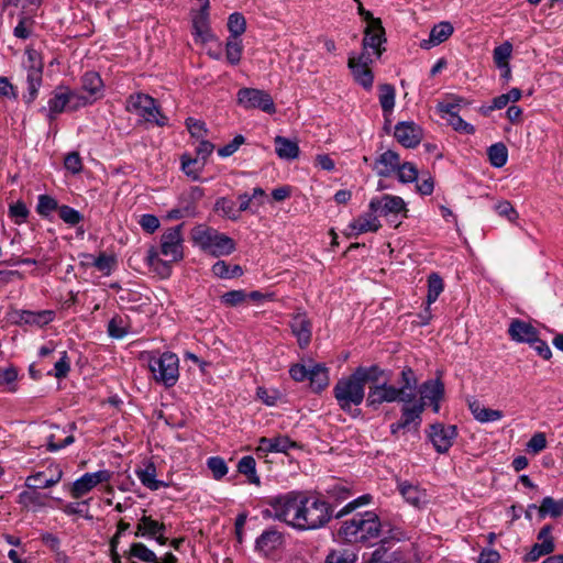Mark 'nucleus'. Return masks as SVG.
<instances>
[{
    "label": "nucleus",
    "instance_id": "obj_19",
    "mask_svg": "<svg viewBox=\"0 0 563 563\" xmlns=\"http://www.w3.org/2000/svg\"><path fill=\"white\" fill-rule=\"evenodd\" d=\"M538 334L537 328L521 319H512L508 327V335L517 343H533Z\"/></svg>",
    "mask_w": 563,
    "mask_h": 563
},
{
    "label": "nucleus",
    "instance_id": "obj_12",
    "mask_svg": "<svg viewBox=\"0 0 563 563\" xmlns=\"http://www.w3.org/2000/svg\"><path fill=\"white\" fill-rule=\"evenodd\" d=\"M400 391L385 379L382 384L369 385L366 396V406L373 410L379 409L385 402H402Z\"/></svg>",
    "mask_w": 563,
    "mask_h": 563
},
{
    "label": "nucleus",
    "instance_id": "obj_57",
    "mask_svg": "<svg viewBox=\"0 0 563 563\" xmlns=\"http://www.w3.org/2000/svg\"><path fill=\"white\" fill-rule=\"evenodd\" d=\"M397 177L400 183H413L418 178V169L413 163L405 162L398 167Z\"/></svg>",
    "mask_w": 563,
    "mask_h": 563
},
{
    "label": "nucleus",
    "instance_id": "obj_16",
    "mask_svg": "<svg viewBox=\"0 0 563 563\" xmlns=\"http://www.w3.org/2000/svg\"><path fill=\"white\" fill-rule=\"evenodd\" d=\"M289 327L291 333L296 336L300 349H305L309 345L312 336V324L306 312L295 313L290 321Z\"/></svg>",
    "mask_w": 563,
    "mask_h": 563
},
{
    "label": "nucleus",
    "instance_id": "obj_51",
    "mask_svg": "<svg viewBox=\"0 0 563 563\" xmlns=\"http://www.w3.org/2000/svg\"><path fill=\"white\" fill-rule=\"evenodd\" d=\"M229 37L240 38L246 30V20L243 14L234 12L228 19Z\"/></svg>",
    "mask_w": 563,
    "mask_h": 563
},
{
    "label": "nucleus",
    "instance_id": "obj_48",
    "mask_svg": "<svg viewBox=\"0 0 563 563\" xmlns=\"http://www.w3.org/2000/svg\"><path fill=\"white\" fill-rule=\"evenodd\" d=\"M243 45L241 38L228 37L225 43V57L231 65H238L241 62Z\"/></svg>",
    "mask_w": 563,
    "mask_h": 563
},
{
    "label": "nucleus",
    "instance_id": "obj_14",
    "mask_svg": "<svg viewBox=\"0 0 563 563\" xmlns=\"http://www.w3.org/2000/svg\"><path fill=\"white\" fill-rule=\"evenodd\" d=\"M428 437L435 451L443 454L453 445L454 439L457 437V429L453 424L433 423L430 426Z\"/></svg>",
    "mask_w": 563,
    "mask_h": 563
},
{
    "label": "nucleus",
    "instance_id": "obj_36",
    "mask_svg": "<svg viewBox=\"0 0 563 563\" xmlns=\"http://www.w3.org/2000/svg\"><path fill=\"white\" fill-rule=\"evenodd\" d=\"M308 379L312 390L320 393L329 385V371L323 364H314L310 367Z\"/></svg>",
    "mask_w": 563,
    "mask_h": 563
},
{
    "label": "nucleus",
    "instance_id": "obj_33",
    "mask_svg": "<svg viewBox=\"0 0 563 563\" xmlns=\"http://www.w3.org/2000/svg\"><path fill=\"white\" fill-rule=\"evenodd\" d=\"M353 374L365 387L367 383H371V385L380 384L379 380L385 375V371L374 364L371 366H358Z\"/></svg>",
    "mask_w": 563,
    "mask_h": 563
},
{
    "label": "nucleus",
    "instance_id": "obj_8",
    "mask_svg": "<svg viewBox=\"0 0 563 563\" xmlns=\"http://www.w3.org/2000/svg\"><path fill=\"white\" fill-rule=\"evenodd\" d=\"M368 209L378 217H385L390 224L398 227L400 221L398 218H407L408 209L404 199L399 196L383 195L382 197L372 198Z\"/></svg>",
    "mask_w": 563,
    "mask_h": 563
},
{
    "label": "nucleus",
    "instance_id": "obj_60",
    "mask_svg": "<svg viewBox=\"0 0 563 563\" xmlns=\"http://www.w3.org/2000/svg\"><path fill=\"white\" fill-rule=\"evenodd\" d=\"M247 299V292L243 289L230 290L221 296V302L227 307H236Z\"/></svg>",
    "mask_w": 563,
    "mask_h": 563
},
{
    "label": "nucleus",
    "instance_id": "obj_5",
    "mask_svg": "<svg viewBox=\"0 0 563 563\" xmlns=\"http://www.w3.org/2000/svg\"><path fill=\"white\" fill-rule=\"evenodd\" d=\"M333 506L319 497L307 495L297 530H316L323 528L333 518Z\"/></svg>",
    "mask_w": 563,
    "mask_h": 563
},
{
    "label": "nucleus",
    "instance_id": "obj_17",
    "mask_svg": "<svg viewBox=\"0 0 563 563\" xmlns=\"http://www.w3.org/2000/svg\"><path fill=\"white\" fill-rule=\"evenodd\" d=\"M364 33L365 35L362 42L363 48H372L375 55L380 57L385 51L382 45L386 42L385 30L382 25L380 19H377V21H373V24L367 25Z\"/></svg>",
    "mask_w": 563,
    "mask_h": 563
},
{
    "label": "nucleus",
    "instance_id": "obj_37",
    "mask_svg": "<svg viewBox=\"0 0 563 563\" xmlns=\"http://www.w3.org/2000/svg\"><path fill=\"white\" fill-rule=\"evenodd\" d=\"M420 394L421 399L419 401L441 400L444 396V384L440 379L426 380L420 386Z\"/></svg>",
    "mask_w": 563,
    "mask_h": 563
},
{
    "label": "nucleus",
    "instance_id": "obj_31",
    "mask_svg": "<svg viewBox=\"0 0 563 563\" xmlns=\"http://www.w3.org/2000/svg\"><path fill=\"white\" fill-rule=\"evenodd\" d=\"M387 543L388 541L383 539L366 563H405L402 554L399 551H391Z\"/></svg>",
    "mask_w": 563,
    "mask_h": 563
},
{
    "label": "nucleus",
    "instance_id": "obj_26",
    "mask_svg": "<svg viewBox=\"0 0 563 563\" xmlns=\"http://www.w3.org/2000/svg\"><path fill=\"white\" fill-rule=\"evenodd\" d=\"M400 164L401 163L398 153L388 150L377 157L374 164V169L376 170L377 175L388 177L397 172Z\"/></svg>",
    "mask_w": 563,
    "mask_h": 563
},
{
    "label": "nucleus",
    "instance_id": "obj_61",
    "mask_svg": "<svg viewBox=\"0 0 563 563\" xmlns=\"http://www.w3.org/2000/svg\"><path fill=\"white\" fill-rule=\"evenodd\" d=\"M96 101V98L91 97L89 93L84 95L78 91L69 89V110H77L79 108L91 104Z\"/></svg>",
    "mask_w": 563,
    "mask_h": 563
},
{
    "label": "nucleus",
    "instance_id": "obj_27",
    "mask_svg": "<svg viewBox=\"0 0 563 563\" xmlns=\"http://www.w3.org/2000/svg\"><path fill=\"white\" fill-rule=\"evenodd\" d=\"M347 67L350 68L353 79L356 84L362 86L365 90H371L374 82V74L369 66L365 64H357L354 56L351 55L347 59Z\"/></svg>",
    "mask_w": 563,
    "mask_h": 563
},
{
    "label": "nucleus",
    "instance_id": "obj_64",
    "mask_svg": "<svg viewBox=\"0 0 563 563\" xmlns=\"http://www.w3.org/2000/svg\"><path fill=\"white\" fill-rule=\"evenodd\" d=\"M371 500H372L371 495H368V494L362 495V496L357 497L356 499L347 503L341 510H339L335 514V518H338V519L343 518L344 516L354 511L356 508L369 504Z\"/></svg>",
    "mask_w": 563,
    "mask_h": 563
},
{
    "label": "nucleus",
    "instance_id": "obj_32",
    "mask_svg": "<svg viewBox=\"0 0 563 563\" xmlns=\"http://www.w3.org/2000/svg\"><path fill=\"white\" fill-rule=\"evenodd\" d=\"M468 408L473 417L481 423L498 421L504 417L501 410L486 408L476 399L468 401Z\"/></svg>",
    "mask_w": 563,
    "mask_h": 563
},
{
    "label": "nucleus",
    "instance_id": "obj_53",
    "mask_svg": "<svg viewBox=\"0 0 563 563\" xmlns=\"http://www.w3.org/2000/svg\"><path fill=\"white\" fill-rule=\"evenodd\" d=\"M129 333L125 320L120 316H114L108 322V334L109 336L120 340Z\"/></svg>",
    "mask_w": 563,
    "mask_h": 563
},
{
    "label": "nucleus",
    "instance_id": "obj_46",
    "mask_svg": "<svg viewBox=\"0 0 563 563\" xmlns=\"http://www.w3.org/2000/svg\"><path fill=\"white\" fill-rule=\"evenodd\" d=\"M129 559L135 558L146 563H156V554L141 542L131 544L129 552L126 553Z\"/></svg>",
    "mask_w": 563,
    "mask_h": 563
},
{
    "label": "nucleus",
    "instance_id": "obj_18",
    "mask_svg": "<svg viewBox=\"0 0 563 563\" xmlns=\"http://www.w3.org/2000/svg\"><path fill=\"white\" fill-rule=\"evenodd\" d=\"M48 108H42L41 111L46 113L47 119L52 122L58 114L69 109V88L66 86H58L53 91L52 97L47 102Z\"/></svg>",
    "mask_w": 563,
    "mask_h": 563
},
{
    "label": "nucleus",
    "instance_id": "obj_47",
    "mask_svg": "<svg viewBox=\"0 0 563 563\" xmlns=\"http://www.w3.org/2000/svg\"><path fill=\"white\" fill-rule=\"evenodd\" d=\"M256 462L253 456H243L238 463V471L247 476L251 484L260 485V477L256 474Z\"/></svg>",
    "mask_w": 563,
    "mask_h": 563
},
{
    "label": "nucleus",
    "instance_id": "obj_41",
    "mask_svg": "<svg viewBox=\"0 0 563 563\" xmlns=\"http://www.w3.org/2000/svg\"><path fill=\"white\" fill-rule=\"evenodd\" d=\"M81 87L85 92L89 93L97 100L101 96L103 82L98 73L87 71L81 78Z\"/></svg>",
    "mask_w": 563,
    "mask_h": 563
},
{
    "label": "nucleus",
    "instance_id": "obj_7",
    "mask_svg": "<svg viewBox=\"0 0 563 563\" xmlns=\"http://www.w3.org/2000/svg\"><path fill=\"white\" fill-rule=\"evenodd\" d=\"M148 367L157 383L166 387L176 385L179 377V358L175 353L165 352L158 357H152Z\"/></svg>",
    "mask_w": 563,
    "mask_h": 563
},
{
    "label": "nucleus",
    "instance_id": "obj_21",
    "mask_svg": "<svg viewBox=\"0 0 563 563\" xmlns=\"http://www.w3.org/2000/svg\"><path fill=\"white\" fill-rule=\"evenodd\" d=\"M426 402L417 401L413 405H407V402L401 408V417L400 421L407 428L408 431L413 430L415 432L419 431V428L422 422V413L426 409Z\"/></svg>",
    "mask_w": 563,
    "mask_h": 563
},
{
    "label": "nucleus",
    "instance_id": "obj_22",
    "mask_svg": "<svg viewBox=\"0 0 563 563\" xmlns=\"http://www.w3.org/2000/svg\"><path fill=\"white\" fill-rule=\"evenodd\" d=\"M284 543V536L276 529H267L255 541V549L265 556L272 554Z\"/></svg>",
    "mask_w": 563,
    "mask_h": 563
},
{
    "label": "nucleus",
    "instance_id": "obj_49",
    "mask_svg": "<svg viewBox=\"0 0 563 563\" xmlns=\"http://www.w3.org/2000/svg\"><path fill=\"white\" fill-rule=\"evenodd\" d=\"M444 289V283L438 273H432L428 277L427 303L435 302Z\"/></svg>",
    "mask_w": 563,
    "mask_h": 563
},
{
    "label": "nucleus",
    "instance_id": "obj_44",
    "mask_svg": "<svg viewBox=\"0 0 563 563\" xmlns=\"http://www.w3.org/2000/svg\"><path fill=\"white\" fill-rule=\"evenodd\" d=\"M487 155L492 166L500 168L507 163L508 150L504 143H496L488 147Z\"/></svg>",
    "mask_w": 563,
    "mask_h": 563
},
{
    "label": "nucleus",
    "instance_id": "obj_13",
    "mask_svg": "<svg viewBox=\"0 0 563 563\" xmlns=\"http://www.w3.org/2000/svg\"><path fill=\"white\" fill-rule=\"evenodd\" d=\"M112 473L108 470L85 473L71 484L69 494L74 499H79L91 492L98 484L109 482Z\"/></svg>",
    "mask_w": 563,
    "mask_h": 563
},
{
    "label": "nucleus",
    "instance_id": "obj_39",
    "mask_svg": "<svg viewBox=\"0 0 563 563\" xmlns=\"http://www.w3.org/2000/svg\"><path fill=\"white\" fill-rule=\"evenodd\" d=\"M137 478L143 486L151 490H157L161 487H166L167 484L163 481L156 479V467L153 463H148L144 468L135 471Z\"/></svg>",
    "mask_w": 563,
    "mask_h": 563
},
{
    "label": "nucleus",
    "instance_id": "obj_23",
    "mask_svg": "<svg viewBox=\"0 0 563 563\" xmlns=\"http://www.w3.org/2000/svg\"><path fill=\"white\" fill-rule=\"evenodd\" d=\"M397 488L404 499L416 508H422L428 503V495L424 489L407 481L399 482Z\"/></svg>",
    "mask_w": 563,
    "mask_h": 563
},
{
    "label": "nucleus",
    "instance_id": "obj_10",
    "mask_svg": "<svg viewBox=\"0 0 563 563\" xmlns=\"http://www.w3.org/2000/svg\"><path fill=\"white\" fill-rule=\"evenodd\" d=\"M238 103L246 110L261 109L263 112L273 114L276 107L272 96L256 88H241L238 91Z\"/></svg>",
    "mask_w": 563,
    "mask_h": 563
},
{
    "label": "nucleus",
    "instance_id": "obj_1",
    "mask_svg": "<svg viewBox=\"0 0 563 563\" xmlns=\"http://www.w3.org/2000/svg\"><path fill=\"white\" fill-rule=\"evenodd\" d=\"M305 501H307V493L300 490L271 497L267 500L268 507L263 510V516L298 529Z\"/></svg>",
    "mask_w": 563,
    "mask_h": 563
},
{
    "label": "nucleus",
    "instance_id": "obj_9",
    "mask_svg": "<svg viewBox=\"0 0 563 563\" xmlns=\"http://www.w3.org/2000/svg\"><path fill=\"white\" fill-rule=\"evenodd\" d=\"M184 223L176 227L168 228L161 235L159 254L169 258V262H178L184 257V238H183Z\"/></svg>",
    "mask_w": 563,
    "mask_h": 563
},
{
    "label": "nucleus",
    "instance_id": "obj_63",
    "mask_svg": "<svg viewBox=\"0 0 563 563\" xmlns=\"http://www.w3.org/2000/svg\"><path fill=\"white\" fill-rule=\"evenodd\" d=\"M209 470L212 472L214 479H221L228 473L225 461L220 456H211L207 461Z\"/></svg>",
    "mask_w": 563,
    "mask_h": 563
},
{
    "label": "nucleus",
    "instance_id": "obj_34",
    "mask_svg": "<svg viewBox=\"0 0 563 563\" xmlns=\"http://www.w3.org/2000/svg\"><path fill=\"white\" fill-rule=\"evenodd\" d=\"M146 260L151 268H153V271H155L161 277L166 278L170 275V264L173 262H169V258H161V254L157 247L152 246L151 249H148Z\"/></svg>",
    "mask_w": 563,
    "mask_h": 563
},
{
    "label": "nucleus",
    "instance_id": "obj_56",
    "mask_svg": "<svg viewBox=\"0 0 563 563\" xmlns=\"http://www.w3.org/2000/svg\"><path fill=\"white\" fill-rule=\"evenodd\" d=\"M19 503L24 507H44V496L36 489L24 490L19 494Z\"/></svg>",
    "mask_w": 563,
    "mask_h": 563
},
{
    "label": "nucleus",
    "instance_id": "obj_38",
    "mask_svg": "<svg viewBox=\"0 0 563 563\" xmlns=\"http://www.w3.org/2000/svg\"><path fill=\"white\" fill-rule=\"evenodd\" d=\"M166 527L163 522H158L150 516H143L136 526L135 537L154 538L158 532H165Z\"/></svg>",
    "mask_w": 563,
    "mask_h": 563
},
{
    "label": "nucleus",
    "instance_id": "obj_62",
    "mask_svg": "<svg viewBox=\"0 0 563 563\" xmlns=\"http://www.w3.org/2000/svg\"><path fill=\"white\" fill-rule=\"evenodd\" d=\"M197 213V207L194 203H185L177 208H174L168 211L167 219L169 220H179L183 218L195 217Z\"/></svg>",
    "mask_w": 563,
    "mask_h": 563
},
{
    "label": "nucleus",
    "instance_id": "obj_54",
    "mask_svg": "<svg viewBox=\"0 0 563 563\" xmlns=\"http://www.w3.org/2000/svg\"><path fill=\"white\" fill-rule=\"evenodd\" d=\"M214 209L231 220H236L240 217L235 202L225 197H221L216 201Z\"/></svg>",
    "mask_w": 563,
    "mask_h": 563
},
{
    "label": "nucleus",
    "instance_id": "obj_28",
    "mask_svg": "<svg viewBox=\"0 0 563 563\" xmlns=\"http://www.w3.org/2000/svg\"><path fill=\"white\" fill-rule=\"evenodd\" d=\"M399 387H396L397 390L400 391V397L402 398V402H411L415 398V389L418 384V378L413 372V369L409 366H406L400 372Z\"/></svg>",
    "mask_w": 563,
    "mask_h": 563
},
{
    "label": "nucleus",
    "instance_id": "obj_29",
    "mask_svg": "<svg viewBox=\"0 0 563 563\" xmlns=\"http://www.w3.org/2000/svg\"><path fill=\"white\" fill-rule=\"evenodd\" d=\"M257 451L268 453V452H277V453H288V451L295 448L296 442L291 441L288 437H276V438H261L258 441Z\"/></svg>",
    "mask_w": 563,
    "mask_h": 563
},
{
    "label": "nucleus",
    "instance_id": "obj_3",
    "mask_svg": "<svg viewBox=\"0 0 563 563\" xmlns=\"http://www.w3.org/2000/svg\"><path fill=\"white\" fill-rule=\"evenodd\" d=\"M190 236L195 245L213 257L227 256L235 251L233 239L205 224L192 228Z\"/></svg>",
    "mask_w": 563,
    "mask_h": 563
},
{
    "label": "nucleus",
    "instance_id": "obj_42",
    "mask_svg": "<svg viewBox=\"0 0 563 563\" xmlns=\"http://www.w3.org/2000/svg\"><path fill=\"white\" fill-rule=\"evenodd\" d=\"M538 512L541 519L547 516L552 518L561 517L563 515V498L555 500L552 497H544L538 508Z\"/></svg>",
    "mask_w": 563,
    "mask_h": 563
},
{
    "label": "nucleus",
    "instance_id": "obj_43",
    "mask_svg": "<svg viewBox=\"0 0 563 563\" xmlns=\"http://www.w3.org/2000/svg\"><path fill=\"white\" fill-rule=\"evenodd\" d=\"M395 87L390 84H383L379 86V103L384 115L391 113L395 107Z\"/></svg>",
    "mask_w": 563,
    "mask_h": 563
},
{
    "label": "nucleus",
    "instance_id": "obj_24",
    "mask_svg": "<svg viewBox=\"0 0 563 563\" xmlns=\"http://www.w3.org/2000/svg\"><path fill=\"white\" fill-rule=\"evenodd\" d=\"M54 318L55 312L53 310H21L16 312L15 323L19 325L29 324L42 328L51 323L54 320Z\"/></svg>",
    "mask_w": 563,
    "mask_h": 563
},
{
    "label": "nucleus",
    "instance_id": "obj_50",
    "mask_svg": "<svg viewBox=\"0 0 563 563\" xmlns=\"http://www.w3.org/2000/svg\"><path fill=\"white\" fill-rule=\"evenodd\" d=\"M356 553L349 548L332 550L325 559V563H356Z\"/></svg>",
    "mask_w": 563,
    "mask_h": 563
},
{
    "label": "nucleus",
    "instance_id": "obj_40",
    "mask_svg": "<svg viewBox=\"0 0 563 563\" xmlns=\"http://www.w3.org/2000/svg\"><path fill=\"white\" fill-rule=\"evenodd\" d=\"M212 274L222 279H232L236 277H241L243 275V268L238 265H231L225 261H218L212 265L211 268Z\"/></svg>",
    "mask_w": 563,
    "mask_h": 563
},
{
    "label": "nucleus",
    "instance_id": "obj_15",
    "mask_svg": "<svg viewBox=\"0 0 563 563\" xmlns=\"http://www.w3.org/2000/svg\"><path fill=\"white\" fill-rule=\"evenodd\" d=\"M396 140L407 148L416 147L422 140V129L412 121L398 122L395 126Z\"/></svg>",
    "mask_w": 563,
    "mask_h": 563
},
{
    "label": "nucleus",
    "instance_id": "obj_4",
    "mask_svg": "<svg viewBox=\"0 0 563 563\" xmlns=\"http://www.w3.org/2000/svg\"><path fill=\"white\" fill-rule=\"evenodd\" d=\"M333 396L340 409L352 417H357L361 411L353 407L360 406L365 398V387L355 378L352 373L346 377L340 378L333 387Z\"/></svg>",
    "mask_w": 563,
    "mask_h": 563
},
{
    "label": "nucleus",
    "instance_id": "obj_52",
    "mask_svg": "<svg viewBox=\"0 0 563 563\" xmlns=\"http://www.w3.org/2000/svg\"><path fill=\"white\" fill-rule=\"evenodd\" d=\"M90 500L91 498L81 500L79 503H68L63 507V511L67 516L79 515L87 520H92L93 517L89 514Z\"/></svg>",
    "mask_w": 563,
    "mask_h": 563
},
{
    "label": "nucleus",
    "instance_id": "obj_45",
    "mask_svg": "<svg viewBox=\"0 0 563 563\" xmlns=\"http://www.w3.org/2000/svg\"><path fill=\"white\" fill-rule=\"evenodd\" d=\"M555 550L554 542H538L532 545L530 551L522 558L523 562H536L543 555H549Z\"/></svg>",
    "mask_w": 563,
    "mask_h": 563
},
{
    "label": "nucleus",
    "instance_id": "obj_58",
    "mask_svg": "<svg viewBox=\"0 0 563 563\" xmlns=\"http://www.w3.org/2000/svg\"><path fill=\"white\" fill-rule=\"evenodd\" d=\"M60 206H58V202L56 199L48 195H41L38 197V202L36 207V211L38 214L43 217H48L53 211L57 210Z\"/></svg>",
    "mask_w": 563,
    "mask_h": 563
},
{
    "label": "nucleus",
    "instance_id": "obj_20",
    "mask_svg": "<svg viewBox=\"0 0 563 563\" xmlns=\"http://www.w3.org/2000/svg\"><path fill=\"white\" fill-rule=\"evenodd\" d=\"M209 1L206 0L200 11L192 18V34L196 41L201 43L209 42L213 35L209 26Z\"/></svg>",
    "mask_w": 563,
    "mask_h": 563
},
{
    "label": "nucleus",
    "instance_id": "obj_35",
    "mask_svg": "<svg viewBox=\"0 0 563 563\" xmlns=\"http://www.w3.org/2000/svg\"><path fill=\"white\" fill-rule=\"evenodd\" d=\"M274 143L276 154L279 158L290 161L299 156V146L297 142L278 135L274 139Z\"/></svg>",
    "mask_w": 563,
    "mask_h": 563
},
{
    "label": "nucleus",
    "instance_id": "obj_11",
    "mask_svg": "<svg viewBox=\"0 0 563 563\" xmlns=\"http://www.w3.org/2000/svg\"><path fill=\"white\" fill-rule=\"evenodd\" d=\"M27 95L24 96L26 103H32L38 93V89L42 86L43 78V62L41 55L34 49H27Z\"/></svg>",
    "mask_w": 563,
    "mask_h": 563
},
{
    "label": "nucleus",
    "instance_id": "obj_55",
    "mask_svg": "<svg viewBox=\"0 0 563 563\" xmlns=\"http://www.w3.org/2000/svg\"><path fill=\"white\" fill-rule=\"evenodd\" d=\"M512 45L509 42H505L501 45L494 48L493 57L496 66L506 67L509 65V58L511 56Z\"/></svg>",
    "mask_w": 563,
    "mask_h": 563
},
{
    "label": "nucleus",
    "instance_id": "obj_59",
    "mask_svg": "<svg viewBox=\"0 0 563 563\" xmlns=\"http://www.w3.org/2000/svg\"><path fill=\"white\" fill-rule=\"evenodd\" d=\"M58 216L65 223L69 225H77L84 219V216L79 211L67 205H62L58 208Z\"/></svg>",
    "mask_w": 563,
    "mask_h": 563
},
{
    "label": "nucleus",
    "instance_id": "obj_30",
    "mask_svg": "<svg viewBox=\"0 0 563 563\" xmlns=\"http://www.w3.org/2000/svg\"><path fill=\"white\" fill-rule=\"evenodd\" d=\"M453 31V25L450 22L443 21L438 23L431 29L429 38L421 41L420 47L429 49L439 45L446 41L452 35Z\"/></svg>",
    "mask_w": 563,
    "mask_h": 563
},
{
    "label": "nucleus",
    "instance_id": "obj_2",
    "mask_svg": "<svg viewBox=\"0 0 563 563\" xmlns=\"http://www.w3.org/2000/svg\"><path fill=\"white\" fill-rule=\"evenodd\" d=\"M380 530L379 517L374 511H364L343 520L338 536L347 543H367L377 539Z\"/></svg>",
    "mask_w": 563,
    "mask_h": 563
},
{
    "label": "nucleus",
    "instance_id": "obj_25",
    "mask_svg": "<svg viewBox=\"0 0 563 563\" xmlns=\"http://www.w3.org/2000/svg\"><path fill=\"white\" fill-rule=\"evenodd\" d=\"M380 228L382 223L377 219L376 213L368 209L367 212L361 214L350 224V229L354 233H347L346 235L351 238L366 232H377Z\"/></svg>",
    "mask_w": 563,
    "mask_h": 563
},
{
    "label": "nucleus",
    "instance_id": "obj_6",
    "mask_svg": "<svg viewBox=\"0 0 563 563\" xmlns=\"http://www.w3.org/2000/svg\"><path fill=\"white\" fill-rule=\"evenodd\" d=\"M125 110L141 117L145 122L154 123L157 126H165L167 124V117H165L156 100L151 96L142 92L131 95L125 103Z\"/></svg>",
    "mask_w": 563,
    "mask_h": 563
}]
</instances>
